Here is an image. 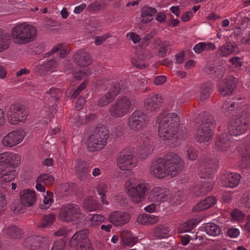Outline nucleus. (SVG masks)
Here are the masks:
<instances>
[{
	"label": "nucleus",
	"mask_w": 250,
	"mask_h": 250,
	"mask_svg": "<svg viewBox=\"0 0 250 250\" xmlns=\"http://www.w3.org/2000/svg\"><path fill=\"white\" fill-rule=\"evenodd\" d=\"M205 230L207 233L212 236H217L221 233L220 228L214 223H208L206 224Z\"/></svg>",
	"instance_id": "c9c22d12"
},
{
	"label": "nucleus",
	"mask_w": 250,
	"mask_h": 250,
	"mask_svg": "<svg viewBox=\"0 0 250 250\" xmlns=\"http://www.w3.org/2000/svg\"><path fill=\"white\" fill-rule=\"evenodd\" d=\"M236 87L234 81L229 79H224L219 86V91L223 96H227L232 93Z\"/></svg>",
	"instance_id": "4be33fe9"
},
{
	"label": "nucleus",
	"mask_w": 250,
	"mask_h": 250,
	"mask_svg": "<svg viewBox=\"0 0 250 250\" xmlns=\"http://www.w3.org/2000/svg\"><path fill=\"white\" fill-rule=\"evenodd\" d=\"M250 127V113L243 111L228 124V131L231 135L238 136L245 133Z\"/></svg>",
	"instance_id": "39448f33"
},
{
	"label": "nucleus",
	"mask_w": 250,
	"mask_h": 250,
	"mask_svg": "<svg viewBox=\"0 0 250 250\" xmlns=\"http://www.w3.org/2000/svg\"><path fill=\"white\" fill-rule=\"evenodd\" d=\"M21 162V157L19 155L12 152L9 153L8 158V168L13 169L15 167L19 165Z\"/></svg>",
	"instance_id": "ea45409f"
},
{
	"label": "nucleus",
	"mask_w": 250,
	"mask_h": 250,
	"mask_svg": "<svg viewBox=\"0 0 250 250\" xmlns=\"http://www.w3.org/2000/svg\"><path fill=\"white\" fill-rule=\"evenodd\" d=\"M127 194L131 201L135 203H140L146 197V192L150 189V186L146 182L132 184L130 181L125 183Z\"/></svg>",
	"instance_id": "0eeeda50"
},
{
	"label": "nucleus",
	"mask_w": 250,
	"mask_h": 250,
	"mask_svg": "<svg viewBox=\"0 0 250 250\" xmlns=\"http://www.w3.org/2000/svg\"><path fill=\"white\" fill-rule=\"evenodd\" d=\"M215 48V44L212 42H201L194 46L193 50L195 53L199 54L204 51L214 50Z\"/></svg>",
	"instance_id": "72a5a7b5"
},
{
	"label": "nucleus",
	"mask_w": 250,
	"mask_h": 250,
	"mask_svg": "<svg viewBox=\"0 0 250 250\" xmlns=\"http://www.w3.org/2000/svg\"><path fill=\"white\" fill-rule=\"evenodd\" d=\"M161 118L159 124L158 135L164 140L171 139L177 133L180 125V118L175 113H169Z\"/></svg>",
	"instance_id": "f03ea898"
},
{
	"label": "nucleus",
	"mask_w": 250,
	"mask_h": 250,
	"mask_svg": "<svg viewBox=\"0 0 250 250\" xmlns=\"http://www.w3.org/2000/svg\"><path fill=\"white\" fill-rule=\"evenodd\" d=\"M147 121L146 115L142 111L135 110L129 116L128 124L131 129L138 131L143 128Z\"/></svg>",
	"instance_id": "f8f14e48"
},
{
	"label": "nucleus",
	"mask_w": 250,
	"mask_h": 250,
	"mask_svg": "<svg viewBox=\"0 0 250 250\" xmlns=\"http://www.w3.org/2000/svg\"><path fill=\"white\" fill-rule=\"evenodd\" d=\"M121 236L123 244L130 247L137 243L138 240L137 237L132 236L130 231L127 230L123 231L121 234Z\"/></svg>",
	"instance_id": "c756f323"
},
{
	"label": "nucleus",
	"mask_w": 250,
	"mask_h": 250,
	"mask_svg": "<svg viewBox=\"0 0 250 250\" xmlns=\"http://www.w3.org/2000/svg\"><path fill=\"white\" fill-rule=\"evenodd\" d=\"M8 122L16 125L24 121L27 116L26 111L18 104H11L6 113Z\"/></svg>",
	"instance_id": "9b49d317"
},
{
	"label": "nucleus",
	"mask_w": 250,
	"mask_h": 250,
	"mask_svg": "<svg viewBox=\"0 0 250 250\" xmlns=\"http://www.w3.org/2000/svg\"><path fill=\"white\" fill-rule=\"evenodd\" d=\"M229 61L235 68L240 67L242 65L243 62L241 59L239 57H233L229 59Z\"/></svg>",
	"instance_id": "052dcab7"
},
{
	"label": "nucleus",
	"mask_w": 250,
	"mask_h": 250,
	"mask_svg": "<svg viewBox=\"0 0 250 250\" xmlns=\"http://www.w3.org/2000/svg\"><path fill=\"white\" fill-rule=\"evenodd\" d=\"M109 131L104 126L93 129L86 140V146L91 152L103 149L107 144Z\"/></svg>",
	"instance_id": "7ed1b4c3"
},
{
	"label": "nucleus",
	"mask_w": 250,
	"mask_h": 250,
	"mask_svg": "<svg viewBox=\"0 0 250 250\" xmlns=\"http://www.w3.org/2000/svg\"><path fill=\"white\" fill-rule=\"evenodd\" d=\"M218 167V162L216 160L207 157L202 159L199 167L200 176L204 179L210 178Z\"/></svg>",
	"instance_id": "9d476101"
},
{
	"label": "nucleus",
	"mask_w": 250,
	"mask_h": 250,
	"mask_svg": "<svg viewBox=\"0 0 250 250\" xmlns=\"http://www.w3.org/2000/svg\"><path fill=\"white\" fill-rule=\"evenodd\" d=\"M197 221L195 218H192L185 222L179 228L180 232L190 231L197 225Z\"/></svg>",
	"instance_id": "4c0bfd02"
},
{
	"label": "nucleus",
	"mask_w": 250,
	"mask_h": 250,
	"mask_svg": "<svg viewBox=\"0 0 250 250\" xmlns=\"http://www.w3.org/2000/svg\"><path fill=\"white\" fill-rule=\"evenodd\" d=\"M9 153L8 152H5L0 154V165H6L7 166Z\"/></svg>",
	"instance_id": "338daca9"
},
{
	"label": "nucleus",
	"mask_w": 250,
	"mask_h": 250,
	"mask_svg": "<svg viewBox=\"0 0 250 250\" xmlns=\"http://www.w3.org/2000/svg\"><path fill=\"white\" fill-rule=\"evenodd\" d=\"M129 219V213L120 211L112 212L109 217V222L116 226H122L126 224Z\"/></svg>",
	"instance_id": "a211bd4d"
},
{
	"label": "nucleus",
	"mask_w": 250,
	"mask_h": 250,
	"mask_svg": "<svg viewBox=\"0 0 250 250\" xmlns=\"http://www.w3.org/2000/svg\"><path fill=\"white\" fill-rule=\"evenodd\" d=\"M231 215L234 220L239 221L244 219L245 213L241 210L236 208L233 209L231 212Z\"/></svg>",
	"instance_id": "6e6d98bb"
},
{
	"label": "nucleus",
	"mask_w": 250,
	"mask_h": 250,
	"mask_svg": "<svg viewBox=\"0 0 250 250\" xmlns=\"http://www.w3.org/2000/svg\"><path fill=\"white\" fill-rule=\"evenodd\" d=\"M59 218L64 222L78 223L84 219V214L79 205L69 203L63 205L60 209Z\"/></svg>",
	"instance_id": "423d86ee"
},
{
	"label": "nucleus",
	"mask_w": 250,
	"mask_h": 250,
	"mask_svg": "<svg viewBox=\"0 0 250 250\" xmlns=\"http://www.w3.org/2000/svg\"><path fill=\"white\" fill-rule=\"evenodd\" d=\"M137 161L131 153L121 152L117 159V166L121 170L126 171L136 166Z\"/></svg>",
	"instance_id": "2eb2a0df"
},
{
	"label": "nucleus",
	"mask_w": 250,
	"mask_h": 250,
	"mask_svg": "<svg viewBox=\"0 0 250 250\" xmlns=\"http://www.w3.org/2000/svg\"><path fill=\"white\" fill-rule=\"evenodd\" d=\"M240 99L228 100L224 102L222 107V111L226 114H230L235 109L240 107L239 102Z\"/></svg>",
	"instance_id": "a878e982"
},
{
	"label": "nucleus",
	"mask_w": 250,
	"mask_h": 250,
	"mask_svg": "<svg viewBox=\"0 0 250 250\" xmlns=\"http://www.w3.org/2000/svg\"><path fill=\"white\" fill-rule=\"evenodd\" d=\"M85 163L84 161H83L82 166H83V167L79 166L76 170L78 176L82 180L85 179L87 178V176L90 171L88 167H86Z\"/></svg>",
	"instance_id": "09e8293b"
},
{
	"label": "nucleus",
	"mask_w": 250,
	"mask_h": 250,
	"mask_svg": "<svg viewBox=\"0 0 250 250\" xmlns=\"http://www.w3.org/2000/svg\"><path fill=\"white\" fill-rule=\"evenodd\" d=\"M89 233V230L87 229H84L77 231L71 238L69 241V245L71 248H75L78 247V245L83 243L86 240V238Z\"/></svg>",
	"instance_id": "aec40b11"
},
{
	"label": "nucleus",
	"mask_w": 250,
	"mask_h": 250,
	"mask_svg": "<svg viewBox=\"0 0 250 250\" xmlns=\"http://www.w3.org/2000/svg\"><path fill=\"white\" fill-rule=\"evenodd\" d=\"M15 171L13 169H2L0 172V177L5 182H10L15 178Z\"/></svg>",
	"instance_id": "58836bf2"
},
{
	"label": "nucleus",
	"mask_w": 250,
	"mask_h": 250,
	"mask_svg": "<svg viewBox=\"0 0 250 250\" xmlns=\"http://www.w3.org/2000/svg\"><path fill=\"white\" fill-rule=\"evenodd\" d=\"M242 203L247 208H250V190L243 194L241 198Z\"/></svg>",
	"instance_id": "bf43d9fd"
},
{
	"label": "nucleus",
	"mask_w": 250,
	"mask_h": 250,
	"mask_svg": "<svg viewBox=\"0 0 250 250\" xmlns=\"http://www.w3.org/2000/svg\"><path fill=\"white\" fill-rule=\"evenodd\" d=\"M144 108L147 114H153L157 112L163 103L162 96L152 93L150 94L144 101Z\"/></svg>",
	"instance_id": "ddd939ff"
},
{
	"label": "nucleus",
	"mask_w": 250,
	"mask_h": 250,
	"mask_svg": "<svg viewBox=\"0 0 250 250\" xmlns=\"http://www.w3.org/2000/svg\"><path fill=\"white\" fill-rule=\"evenodd\" d=\"M26 207L24 206L21 201L18 199L16 200L11 205V209L15 213H23L25 210Z\"/></svg>",
	"instance_id": "a19ab883"
},
{
	"label": "nucleus",
	"mask_w": 250,
	"mask_h": 250,
	"mask_svg": "<svg viewBox=\"0 0 250 250\" xmlns=\"http://www.w3.org/2000/svg\"><path fill=\"white\" fill-rule=\"evenodd\" d=\"M104 217L100 214H95L93 215L90 219L91 225L98 226L100 225L104 220Z\"/></svg>",
	"instance_id": "5fc2aeb1"
},
{
	"label": "nucleus",
	"mask_w": 250,
	"mask_h": 250,
	"mask_svg": "<svg viewBox=\"0 0 250 250\" xmlns=\"http://www.w3.org/2000/svg\"><path fill=\"white\" fill-rule=\"evenodd\" d=\"M73 59L77 65L82 67L86 66L92 62L88 53L82 49L79 50L74 55Z\"/></svg>",
	"instance_id": "6ab92c4d"
},
{
	"label": "nucleus",
	"mask_w": 250,
	"mask_h": 250,
	"mask_svg": "<svg viewBox=\"0 0 250 250\" xmlns=\"http://www.w3.org/2000/svg\"><path fill=\"white\" fill-rule=\"evenodd\" d=\"M217 200L214 196H208L204 200L200 201L193 208L194 211L198 212L203 210L207 209L212 207L216 203Z\"/></svg>",
	"instance_id": "5701e85b"
},
{
	"label": "nucleus",
	"mask_w": 250,
	"mask_h": 250,
	"mask_svg": "<svg viewBox=\"0 0 250 250\" xmlns=\"http://www.w3.org/2000/svg\"><path fill=\"white\" fill-rule=\"evenodd\" d=\"M65 245L64 241L62 239H60L54 242L51 250H64Z\"/></svg>",
	"instance_id": "4d7b16f0"
},
{
	"label": "nucleus",
	"mask_w": 250,
	"mask_h": 250,
	"mask_svg": "<svg viewBox=\"0 0 250 250\" xmlns=\"http://www.w3.org/2000/svg\"><path fill=\"white\" fill-rule=\"evenodd\" d=\"M21 201L26 207H30L35 203L36 201L35 192L29 189L23 190L20 193Z\"/></svg>",
	"instance_id": "b1692460"
},
{
	"label": "nucleus",
	"mask_w": 250,
	"mask_h": 250,
	"mask_svg": "<svg viewBox=\"0 0 250 250\" xmlns=\"http://www.w3.org/2000/svg\"><path fill=\"white\" fill-rule=\"evenodd\" d=\"M213 84L212 83L208 82L202 84L200 87V99L204 101L208 99L212 91Z\"/></svg>",
	"instance_id": "7c9ffc66"
},
{
	"label": "nucleus",
	"mask_w": 250,
	"mask_h": 250,
	"mask_svg": "<svg viewBox=\"0 0 250 250\" xmlns=\"http://www.w3.org/2000/svg\"><path fill=\"white\" fill-rule=\"evenodd\" d=\"M157 13L155 8L145 6L141 10L140 22L142 24H146L151 21Z\"/></svg>",
	"instance_id": "412c9836"
},
{
	"label": "nucleus",
	"mask_w": 250,
	"mask_h": 250,
	"mask_svg": "<svg viewBox=\"0 0 250 250\" xmlns=\"http://www.w3.org/2000/svg\"><path fill=\"white\" fill-rule=\"evenodd\" d=\"M11 36L9 33L4 32L0 28V52L9 47Z\"/></svg>",
	"instance_id": "473e14b6"
},
{
	"label": "nucleus",
	"mask_w": 250,
	"mask_h": 250,
	"mask_svg": "<svg viewBox=\"0 0 250 250\" xmlns=\"http://www.w3.org/2000/svg\"><path fill=\"white\" fill-rule=\"evenodd\" d=\"M54 182V178L52 176L47 174H43L40 175L37 179L36 182H42L45 185H50Z\"/></svg>",
	"instance_id": "3c124183"
},
{
	"label": "nucleus",
	"mask_w": 250,
	"mask_h": 250,
	"mask_svg": "<svg viewBox=\"0 0 250 250\" xmlns=\"http://www.w3.org/2000/svg\"><path fill=\"white\" fill-rule=\"evenodd\" d=\"M130 105V101L126 97H123L109 107L108 113L114 118L122 117L128 113Z\"/></svg>",
	"instance_id": "1a4fd4ad"
},
{
	"label": "nucleus",
	"mask_w": 250,
	"mask_h": 250,
	"mask_svg": "<svg viewBox=\"0 0 250 250\" xmlns=\"http://www.w3.org/2000/svg\"><path fill=\"white\" fill-rule=\"evenodd\" d=\"M213 119L209 114L205 115L197 129L196 139L199 143L208 142L212 139Z\"/></svg>",
	"instance_id": "6e6552de"
},
{
	"label": "nucleus",
	"mask_w": 250,
	"mask_h": 250,
	"mask_svg": "<svg viewBox=\"0 0 250 250\" xmlns=\"http://www.w3.org/2000/svg\"><path fill=\"white\" fill-rule=\"evenodd\" d=\"M53 193L47 191L46 195L44 196L43 204H41L39 207L41 209H46L51 206L53 202Z\"/></svg>",
	"instance_id": "a18cd8bd"
},
{
	"label": "nucleus",
	"mask_w": 250,
	"mask_h": 250,
	"mask_svg": "<svg viewBox=\"0 0 250 250\" xmlns=\"http://www.w3.org/2000/svg\"><path fill=\"white\" fill-rule=\"evenodd\" d=\"M87 83L86 81H84L77 88L76 90H75L72 95V97L73 98H76L79 94L85 88V86Z\"/></svg>",
	"instance_id": "0e129e2a"
},
{
	"label": "nucleus",
	"mask_w": 250,
	"mask_h": 250,
	"mask_svg": "<svg viewBox=\"0 0 250 250\" xmlns=\"http://www.w3.org/2000/svg\"><path fill=\"white\" fill-rule=\"evenodd\" d=\"M46 94L49 95L51 98L56 101L59 99L61 92L59 89L51 88L47 91Z\"/></svg>",
	"instance_id": "864d4df0"
},
{
	"label": "nucleus",
	"mask_w": 250,
	"mask_h": 250,
	"mask_svg": "<svg viewBox=\"0 0 250 250\" xmlns=\"http://www.w3.org/2000/svg\"><path fill=\"white\" fill-rule=\"evenodd\" d=\"M114 99L107 93H106L98 101L97 104L100 107H104L111 103Z\"/></svg>",
	"instance_id": "603ef678"
},
{
	"label": "nucleus",
	"mask_w": 250,
	"mask_h": 250,
	"mask_svg": "<svg viewBox=\"0 0 250 250\" xmlns=\"http://www.w3.org/2000/svg\"><path fill=\"white\" fill-rule=\"evenodd\" d=\"M107 186L104 183L99 184L96 188V189L101 196H105L107 192Z\"/></svg>",
	"instance_id": "680f3d73"
},
{
	"label": "nucleus",
	"mask_w": 250,
	"mask_h": 250,
	"mask_svg": "<svg viewBox=\"0 0 250 250\" xmlns=\"http://www.w3.org/2000/svg\"><path fill=\"white\" fill-rule=\"evenodd\" d=\"M57 65L55 60L51 59L49 61L44 62L42 65H40L41 69L44 70L46 71H51L53 72L56 68Z\"/></svg>",
	"instance_id": "8fccbe9b"
},
{
	"label": "nucleus",
	"mask_w": 250,
	"mask_h": 250,
	"mask_svg": "<svg viewBox=\"0 0 250 250\" xmlns=\"http://www.w3.org/2000/svg\"><path fill=\"white\" fill-rule=\"evenodd\" d=\"M169 229L167 227L159 226L153 229V235L159 238H166L168 235Z\"/></svg>",
	"instance_id": "79ce46f5"
},
{
	"label": "nucleus",
	"mask_w": 250,
	"mask_h": 250,
	"mask_svg": "<svg viewBox=\"0 0 250 250\" xmlns=\"http://www.w3.org/2000/svg\"><path fill=\"white\" fill-rule=\"evenodd\" d=\"M184 168V162L178 155L170 153L154 161L150 168L151 174L158 178L174 177Z\"/></svg>",
	"instance_id": "f257e3e1"
},
{
	"label": "nucleus",
	"mask_w": 250,
	"mask_h": 250,
	"mask_svg": "<svg viewBox=\"0 0 250 250\" xmlns=\"http://www.w3.org/2000/svg\"><path fill=\"white\" fill-rule=\"evenodd\" d=\"M131 62L133 66L139 69H144L148 65L147 61L146 59H143L141 56H137L131 60Z\"/></svg>",
	"instance_id": "c03bdc74"
},
{
	"label": "nucleus",
	"mask_w": 250,
	"mask_h": 250,
	"mask_svg": "<svg viewBox=\"0 0 250 250\" xmlns=\"http://www.w3.org/2000/svg\"><path fill=\"white\" fill-rule=\"evenodd\" d=\"M171 197L168 189L156 187L149 192L147 199L150 202L161 203L170 200Z\"/></svg>",
	"instance_id": "4468645a"
},
{
	"label": "nucleus",
	"mask_w": 250,
	"mask_h": 250,
	"mask_svg": "<svg viewBox=\"0 0 250 250\" xmlns=\"http://www.w3.org/2000/svg\"><path fill=\"white\" fill-rule=\"evenodd\" d=\"M192 236L186 235L181 238V242L183 245H187L189 242L190 239H197V236L196 234H194V232L191 233Z\"/></svg>",
	"instance_id": "e2e57ef3"
},
{
	"label": "nucleus",
	"mask_w": 250,
	"mask_h": 250,
	"mask_svg": "<svg viewBox=\"0 0 250 250\" xmlns=\"http://www.w3.org/2000/svg\"><path fill=\"white\" fill-rule=\"evenodd\" d=\"M232 139V135L230 134H223L216 140L215 148L222 152L231 151L234 145V142L231 141Z\"/></svg>",
	"instance_id": "f3484780"
},
{
	"label": "nucleus",
	"mask_w": 250,
	"mask_h": 250,
	"mask_svg": "<svg viewBox=\"0 0 250 250\" xmlns=\"http://www.w3.org/2000/svg\"><path fill=\"white\" fill-rule=\"evenodd\" d=\"M4 232L7 236L14 239H20L23 235V231L18 227L11 225L4 229Z\"/></svg>",
	"instance_id": "393cba45"
},
{
	"label": "nucleus",
	"mask_w": 250,
	"mask_h": 250,
	"mask_svg": "<svg viewBox=\"0 0 250 250\" xmlns=\"http://www.w3.org/2000/svg\"><path fill=\"white\" fill-rule=\"evenodd\" d=\"M235 51V48L231 44L226 43L223 46L220 47L216 52L218 57L227 56Z\"/></svg>",
	"instance_id": "f704fd0d"
},
{
	"label": "nucleus",
	"mask_w": 250,
	"mask_h": 250,
	"mask_svg": "<svg viewBox=\"0 0 250 250\" xmlns=\"http://www.w3.org/2000/svg\"><path fill=\"white\" fill-rule=\"evenodd\" d=\"M41 245V238L39 236H31L27 238L24 242L25 247L31 250H38Z\"/></svg>",
	"instance_id": "cd10ccee"
},
{
	"label": "nucleus",
	"mask_w": 250,
	"mask_h": 250,
	"mask_svg": "<svg viewBox=\"0 0 250 250\" xmlns=\"http://www.w3.org/2000/svg\"><path fill=\"white\" fill-rule=\"evenodd\" d=\"M56 217L55 215L49 213L45 215L42 219L41 224L39 227L41 228H45L47 226H50L53 224L56 221Z\"/></svg>",
	"instance_id": "49530a36"
},
{
	"label": "nucleus",
	"mask_w": 250,
	"mask_h": 250,
	"mask_svg": "<svg viewBox=\"0 0 250 250\" xmlns=\"http://www.w3.org/2000/svg\"><path fill=\"white\" fill-rule=\"evenodd\" d=\"M24 138L22 132L16 130L8 133L3 138L2 143L5 147H12L21 143Z\"/></svg>",
	"instance_id": "dca6fc26"
},
{
	"label": "nucleus",
	"mask_w": 250,
	"mask_h": 250,
	"mask_svg": "<svg viewBox=\"0 0 250 250\" xmlns=\"http://www.w3.org/2000/svg\"><path fill=\"white\" fill-rule=\"evenodd\" d=\"M111 36L110 33H106L104 35L102 36H96L94 37L95 43L96 45H100Z\"/></svg>",
	"instance_id": "13d9d810"
},
{
	"label": "nucleus",
	"mask_w": 250,
	"mask_h": 250,
	"mask_svg": "<svg viewBox=\"0 0 250 250\" xmlns=\"http://www.w3.org/2000/svg\"><path fill=\"white\" fill-rule=\"evenodd\" d=\"M37 36V29L25 23L17 25L13 28L11 36L18 44H25L35 41Z\"/></svg>",
	"instance_id": "20e7f679"
},
{
	"label": "nucleus",
	"mask_w": 250,
	"mask_h": 250,
	"mask_svg": "<svg viewBox=\"0 0 250 250\" xmlns=\"http://www.w3.org/2000/svg\"><path fill=\"white\" fill-rule=\"evenodd\" d=\"M91 72L88 69H75L73 71V74L75 78L79 80L85 79L86 77L89 76Z\"/></svg>",
	"instance_id": "de8ad7c7"
},
{
	"label": "nucleus",
	"mask_w": 250,
	"mask_h": 250,
	"mask_svg": "<svg viewBox=\"0 0 250 250\" xmlns=\"http://www.w3.org/2000/svg\"><path fill=\"white\" fill-rule=\"evenodd\" d=\"M241 175L236 173L228 174L224 179V185L225 187L233 188L238 185L241 180Z\"/></svg>",
	"instance_id": "bb28decb"
},
{
	"label": "nucleus",
	"mask_w": 250,
	"mask_h": 250,
	"mask_svg": "<svg viewBox=\"0 0 250 250\" xmlns=\"http://www.w3.org/2000/svg\"><path fill=\"white\" fill-rule=\"evenodd\" d=\"M226 72L225 67L222 66H218L214 70L215 76L218 78H222Z\"/></svg>",
	"instance_id": "69168bd1"
},
{
	"label": "nucleus",
	"mask_w": 250,
	"mask_h": 250,
	"mask_svg": "<svg viewBox=\"0 0 250 250\" xmlns=\"http://www.w3.org/2000/svg\"><path fill=\"white\" fill-rule=\"evenodd\" d=\"M75 250H94V249L87 241H84L83 243L79 245Z\"/></svg>",
	"instance_id": "774afa93"
},
{
	"label": "nucleus",
	"mask_w": 250,
	"mask_h": 250,
	"mask_svg": "<svg viewBox=\"0 0 250 250\" xmlns=\"http://www.w3.org/2000/svg\"><path fill=\"white\" fill-rule=\"evenodd\" d=\"M242 161L244 163V165H250V136L247 138L243 150Z\"/></svg>",
	"instance_id": "e433bc0d"
},
{
	"label": "nucleus",
	"mask_w": 250,
	"mask_h": 250,
	"mask_svg": "<svg viewBox=\"0 0 250 250\" xmlns=\"http://www.w3.org/2000/svg\"><path fill=\"white\" fill-rule=\"evenodd\" d=\"M138 223L143 225H150L157 223L158 218L151 214H140L137 219Z\"/></svg>",
	"instance_id": "c85d7f7f"
},
{
	"label": "nucleus",
	"mask_w": 250,
	"mask_h": 250,
	"mask_svg": "<svg viewBox=\"0 0 250 250\" xmlns=\"http://www.w3.org/2000/svg\"><path fill=\"white\" fill-rule=\"evenodd\" d=\"M153 147L147 141H145L139 146L140 157L142 159H145L153 151Z\"/></svg>",
	"instance_id": "2f4dec72"
},
{
	"label": "nucleus",
	"mask_w": 250,
	"mask_h": 250,
	"mask_svg": "<svg viewBox=\"0 0 250 250\" xmlns=\"http://www.w3.org/2000/svg\"><path fill=\"white\" fill-rule=\"evenodd\" d=\"M123 89V85L118 82L113 83L107 92L114 99Z\"/></svg>",
	"instance_id": "37998d69"
}]
</instances>
